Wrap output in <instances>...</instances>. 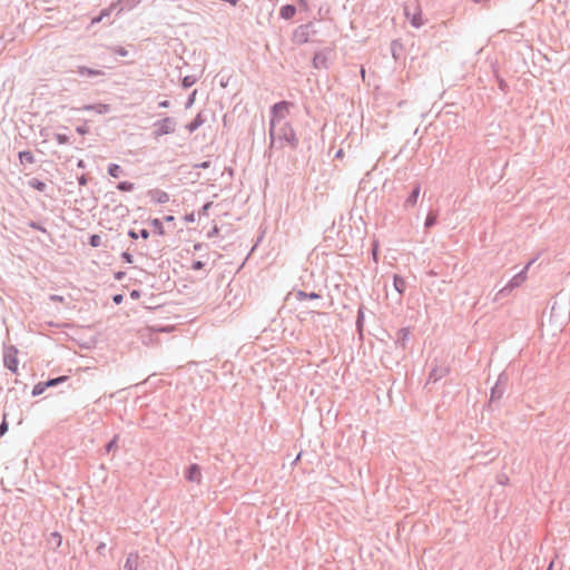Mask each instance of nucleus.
Listing matches in <instances>:
<instances>
[{"label": "nucleus", "instance_id": "c756f323", "mask_svg": "<svg viewBox=\"0 0 570 570\" xmlns=\"http://www.w3.org/2000/svg\"><path fill=\"white\" fill-rule=\"evenodd\" d=\"M185 220L189 222V223L194 222L195 220L194 214L185 216Z\"/></svg>", "mask_w": 570, "mask_h": 570}, {"label": "nucleus", "instance_id": "4c0bfd02", "mask_svg": "<svg viewBox=\"0 0 570 570\" xmlns=\"http://www.w3.org/2000/svg\"><path fill=\"white\" fill-rule=\"evenodd\" d=\"M184 85H185V86H189V85H190V83H189V80H188V77H186V78L184 79Z\"/></svg>", "mask_w": 570, "mask_h": 570}, {"label": "nucleus", "instance_id": "dca6fc26", "mask_svg": "<svg viewBox=\"0 0 570 570\" xmlns=\"http://www.w3.org/2000/svg\"><path fill=\"white\" fill-rule=\"evenodd\" d=\"M119 171H120V167L116 164L110 165L108 168V173L112 177H118Z\"/></svg>", "mask_w": 570, "mask_h": 570}, {"label": "nucleus", "instance_id": "1a4fd4ad", "mask_svg": "<svg viewBox=\"0 0 570 570\" xmlns=\"http://www.w3.org/2000/svg\"><path fill=\"white\" fill-rule=\"evenodd\" d=\"M279 13L283 19H291L295 16L296 9L294 6L287 4V6L282 7Z\"/></svg>", "mask_w": 570, "mask_h": 570}, {"label": "nucleus", "instance_id": "393cba45", "mask_svg": "<svg viewBox=\"0 0 570 570\" xmlns=\"http://www.w3.org/2000/svg\"><path fill=\"white\" fill-rule=\"evenodd\" d=\"M204 266V264L200 262V261H197L193 264V269L197 271V269H202Z\"/></svg>", "mask_w": 570, "mask_h": 570}, {"label": "nucleus", "instance_id": "e433bc0d", "mask_svg": "<svg viewBox=\"0 0 570 570\" xmlns=\"http://www.w3.org/2000/svg\"><path fill=\"white\" fill-rule=\"evenodd\" d=\"M361 76L363 79L365 78V69L364 68H361Z\"/></svg>", "mask_w": 570, "mask_h": 570}, {"label": "nucleus", "instance_id": "79ce46f5", "mask_svg": "<svg viewBox=\"0 0 570 570\" xmlns=\"http://www.w3.org/2000/svg\"><path fill=\"white\" fill-rule=\"evenodd\" d=\"M56 537L59 539V543L61 542V535L56 534Z\"/></svg>", "mask_w": 570, "mask_h": 570}, {"label": "nucleus", "instance_id": "a19ab883", "mask_svg": "<svg viewBox=\"0 0 570 570\" xmlns=\"http://www.w3.org/2000/svg\"><path fill=\"white\" fill-rule=\"evenodd\" d=\"M78 166H79V167H83V163H82V160H80V161H79Z\"/></svg>", "mask_w": 570, "mask_h": 570}, {"label": "nucleus", "instance_id": "39448f33", "mask_svg": "<svg viewBox=\"0 0 570 570\" xmlns=\"http://www.w3.org/2000/svg\"><path fill=\"white\" fill-rule=\"evenodd\" d=\"M528 268V266L525 267ZM527 269H524L523 272L517 274L515 276L512 277V279L509 282V284L505 286L504 289H512L514 287H518L520 286L521 284H523L527 279Z\"/></svg>", "mask_w": 570, "mask_h": 570}, {"label": "nucleus", "instance_id": "6e6552de", "mask_svg": "<svg viewBox=\"0 0 570 570\" xmlns=\"http://www.w3.org/2000/svg\"><path fill=\"white\" fill-rule=\"evenodd\" d=\"M419 196H420V187H415L413 189V191L411 193V195L406 198L405 200V206L406 207H413L416 205L417 203V199H419Z\"/></svg>", "mask_w": 570, "mask_h": 570}, {"label": "nucleus", "instance_id": "f8f14e48", "mask_svg": "<svg viewBox=\"0 0 570 570\" xmlns=\"http://www.w3.org/2000/svg\"><path fill=\"white\" fill-rule=\"evenodd\" d=\"M203 124V118L198 115L190 124L187 125V129L193 132Z\"/></svg>", "mask_w": 570, "mask_h": 570}, {"label": "nucleus", "instance_id": "423d86ee", "mask_svg": "<svg viewBox=\"0 0 570 570\" xmlns=\"http://www.w3.org/2000/svg\"><path fill=\"white\" fill-rule=\"evenodd\" d=\"M139 566V556L138 553H130L127 557V560L125 562V570H137Z\"/></svg>", "mask_w": 570, "mask_h": 570}, {"label": "nucleus", "instance_id": "6ab92c4d", "mask_svg": "<svg viewBox=\"0 0 570 570\" xmlns=\"http://www.w3.org/2000/svg\"><path fill=\"white\" fill-rule=\"evenodd\" d=\"M436 222V214H429L428 217H426V220H425V227H431L435 224Z\"/></svg>", "mask_w": 570, "mask_h": 570}, {"label": "nucleus", "instance_id": "2eb2a0df", "mask_svg": "<svg viewBox=\"0 0 570 570\" xmlns=\"http://www.w3.org/2000/svg\"><path fill=\"white\" fill-rule=\"evenodd\" d=\"M66 380H67V376H60L57 379L49 380L48 382H46V385H47V387L56 386L57 384H59L60 382H63Z\"/></svg>", "mask_w": 570, "mask_h": 570}, {"label": "nucleus", "instance_id": "7ed1b4c3", "mask_svg": "<svg viewBox=\"0 0 570 570\" xmlns=\"http://www.w3.org/2000/svg\"><path fill=\"white\" fill-rule=\"evenodd\" d=\"M175 125L171 119L165 118L156 124V135L164 136L174 131Z\"/></svg>", "mask_w": 570, "mask_h": 570}, {"label": "nucleus", "instance_id": "4be33fe9", "mask_svg": "<svg viewBox=\"0 0 570 570\" xmlns=\"http://www.w3.org/2000/svg\"><path fill=\"white\" fill-rule=\"evenodd\" d=\"M8 430V423L6 420L2 421L1 425H0V434L3 435Z\"/></svg>", "mask_w": 570, "mask_h": 570}, {"label": "nucleus", "instance_id": "7c9ffc66", "mask_svg": "<svg viewBox=\"0 0 570 570\" xmlns=\"http://www.w3.org/2000/svg\"><path fill=\"white\" fill-rule=\"evenodd\" d=\"M141 237L147 239L149 237V232L147 229H141Z\"/></svg>", "mask_w": 570, "mask_h": 570}, {"label": "nucleus", "instance_id": "c85d7f7f", "mask_svg": "<svg viewBox=\"0 0 570 570\" xmlns=\"http://www.w3.org/2000/svg\"><path fill=\"white\" fill-rule=\"evenodd\" d=\"M168 200V195L166 193H163L159 197V202H167Z\"/></svg>", "mask_w": 570, "mask_h": 570}, {"label": "nucleus", "instance_id": "473e14b6", "mask_svg": "<svg viewBox=\"0 0 570 570\" xmlns=\"http://www.w3.org/2000/svg\"><path fill=\"white\" fill-rule=\"evenodd\" d=\"M79 184H80V185H82V186H85V185L87 184V179H86V177H85V176H81V177L79 178Z\"/></svg>", "mask_w": 570, "mask_h": 570}, {"label": "nucleus", "instance_id": "9b49d317", "mask_svg": "<svg viewBox=\"0 0 570 570\" xmlns=\"http://www.w3.org/2000/svg\"><path fill=\"white\" fill-rule=\"evenodd\" d=\"M394 288L400 293L402 294L405 289V281L399 276V275H395L394 276Z\"/></svg>", "mask_w": 570, "mask_h": 570}, {"label": "nucleus", "instance_id": "f257e3e1", "mask_svg": "<svg viewBox=\"0 0 570 570\" xmlns=\"http://www.w3.org/2000/svg\"><path fill=\"white\" fill-rule=\"evenodd\" d=\"M291 107L292 104L288 101H281L272 107V118L269 122L271 146L278 144L281 147L288 146L292 149L297 148V135L293 126L286 121Z\"/></svg>", "mask_w": 570, "mask_h": 570}, {"label": "nucleus", "instance_id": "f3484780", "mask_svg": "<svg viewBox=\"0 0 570 570\" xmlns=\"http://www.w3.org/2000/svg\"><path fill=\"white\" fill-rule=\"evenodd\" d=\"M298 298L299 299H306V298H309V299H316L318 298L320 296L315 293H311V294H306L304 292H298L297 294Z\"/></svg>", "mask_w": 570, "mask_h": 570}, {"label": "nucleus", "instance_id": "f03ea898", "mask_svg": "<svg viewBox=\"0 0 570 570\" xmlns=\"http://www.w3.org/2000/svg\"><path fill=\"white\" fill-rule=\"evenodd\" d=\"M404 11L406 18L410 20L413 27L420 28L423 24L422 10L419 4H415L412 9L411 7L406 6Z\"/></svg>", "mask_w": 570, "mask_h": 570}, {"label": "nucleus", "instance_id": "b1692460", "mask_svg": "<svg viewBox=\"0 0 570 570\" xmlns=\"http://www.w3.org/2000/svg\"><path fill=\"white\" fill-rule=\"evenodd\" d=\"M153 225L156 227V228H159V233L163 234V227H161V224L159 222V219H154L153 220Z\"/></svg>", "mask_w": 570, "mask_h": 570}, {"label": "nucleus", "instance_id": "ddd939ff", "mask_svg": "<svg viewBox=\"0 0 570 570\" xmlns=\"http://www.w3.org/2000/svg\"><path fill=\"white\" fill-rule=\"evenodd\" d=\"M20 161H27L29 164H32L35 161V157L30 151H20L19 153Z\"/></svg>", "mask_w": 570, "mask_h": 570}, {"label": "nucleus", "instance_id": "72a5a7b5", "mask_svg": "<svg viewBox=\"0 0 570 570\" xmlns=\"http://www.w3.org/2000/svg\"><path fill=\"white\" fill-rule=\"evenodd\" d=\"M129 236L134 239H137L138 238V234L135 232V230H130L129 232Z\"/></svg>", "mask_w": 570, "mask_h": 570}, {"label": "nucleus", "instance_id": "5701e85b", "mask_svg": "<svg viewBox=\"0 0 570 570\" xmlns=\"http://www.w3.org/2000/svg\"><path fill=\"white\" fill-rule=\"evenodd\" d=\"M57 140H58L59 144L68 142V138L65 135H57Z\"/></svg>", "mask_w": 570, "mask_h": 570}, {"label": "nucleus", "instance_id": "4468645a", "mask_svg": "<svg viewBox=\"0 0 570 570\" xmlns=\"http://www.w3.org/2000/svg\"><path fill=\"white\" fill-rule=\"evenodd\" d=\"M30 186L39 191H43L46 189V184L43 181H40L38 179H32L30 181Z\"/></svg>", "mask_w": 570, "mask_h": 570}, {"label": "nucleus", "instance_id": "412c9836", "mask_svg": "<svg viewBox=\"0 0 570 570\" xmlns=\"http://www.w3.org/2000/svg\"><path fill=\"white\" fill-rule=\"evenodd\" d=\"M101 243V238L99 235H92L90 238V245L94 247H98Z\"/></svg>", "mask_w": 570, "mask_h": 570}, {"label": "nucleus", "instance_id": "9d476101", "mask_svg": "<svg viewBox=\"0 0 570 570\" xmlns=\"http://www.w3.org/2000/svg\"><path fill=\"white\" fill-rule=\"evenodd\" d=\"M4 362H6V365L9 370H11L12 372H17V368H18V362L16 360V357L11 356L10 354H8L4 358Z\"/></svg>", "mask_w": 570, "mask_h": 570}, {"label": "nucleus", "instance_id": "58836bf2", "mask_svg": "<svg viewBox=\"0 0 570 570\" xmlns=\"http://www.w3.org/2000/svg\"><path fill=\"white\" fill-rule=\"evenodd\" d=\"M100 20H101V17L95 18V19L92 20V23H97V22H99Z\"/></svg>", "mask_w": 570, "mask_h": 570}, {"label": "nucleus", "instance_id": "0eeeda50", "mask_svg": "<svg viewBox=\"0 0 570 570\" xmlns=\"http://www.w3.org/2000/svg\"><path fill=\"white\" fill-rule=\"evenodd\" d=\"M77 72L81 76H88V77H95V76H102L104 72L101 70L91 69L85 66H80L77 69Z\"/></svg>", "mask_w": 570, "mask_h": 570}, {"label": "nucleus", "instance_id": "c9c22d12", "mask_svg": "<svg viewBox=\"0 0 570 570\" xmlns=\"http://www.w3.org/2000/svg\"><path fill=\"white\" fill-rule=\"evenodd\" d=\"M165 220H166V222H173V220H174V216H166V217H165Z\"/></svg>", "mask_w": 570, "mask_h": 570}, {"label": "nucleus", "instance_id": "bb28decb", "mask_svg": "<svg viewBox=\"0 0 570 570\" xmlns=\"http://www.w3.org/2000/svg\"><path fill=\"white\" fill-rule=\"evenodd\" d=\"M122 257L125 258V261H126L127 263H131V262H132V257H131V255H130V254H128V253H124V254H122Z\"/></svg>", "mask_w": 570, "mask_h": 570}, {"label": "nucleus", "instance_id": "cd10ccee", "mask_svg": "<svg viewBox=\"0 0 570 570\" xmlns=\"http://www.w3.org/2000/svg\"><path fill=\"white\" fill-rule=\"evenodd\" d=\"M114 302L116 304H120L122 302V295L119 294V295L114 296Z\"/></svg>", "mask_w": 570, "mask_h": 570}, {"label": "nucleus", "instance_id": "2f4dec72", "mask_svg": "<svg viewBox=\"0 0 570 570\" xmlns=\"http://www.w3.org/2000/svg\"><path fill=\"white\" fill-rule=\"evenodd\" d=\"M373 258L374 261H377V244H375L373 248Z\"/></svg>", "mask_w": 570, "mask_h": 570}, {"label": "nucleus", "instance_id": "aec40b11", "mask_svg": "<svg viewBox=\"0 0 570 570\" xmlns=\"http://www.w3.org/2000/svg\"><path fill=\"white\" fill-rule=\"evenodd\" d=\"M134 185L129 181H122L118 185V189L122 191H130L132 189Z\"/></svg>", "mask_w": 570, "mask_h": 570}, {"label": "nucleus", "instance_id": "20e7f679", "mask_svg": "<svg viewBox=\"0 0 570 570\" xmlns=\"http://www.w3.org/2000/svg\"><path fill=\"white\" fill-rule=\"evenodd\" d=\"M186 479L189 482H195L199 484L202 482V471L197 464H191L185 473Z\"/></svg>", "mask_w": 570, "mask_h": 570}, {"label": "nucleus", "instance_id": "a211bd4d", "mask_svg": "<svg viewBox=\"0 0 570 570\" xmlns=\"http://www.w3.org/2000/svg\"><path fill=\"white\" fill-rule=\"evenodd\" d=\"M46 389H47L46 383H38V384L33 387L32 394H33V395H39V394L43 393V391H45Z\"/></svg>", "mask_w": 570, "mask_h": 570}, {"label": "nucleus", "instance_id": "ea45409f", "mask_svg": "<svg viewBox=\"0 0 570 570\" xmlns=\"http://www.w3.org/2000/svg\"><path fill=\"white\" fill-rule=\"evenodd\" d=\"M77 130H78V132H80V134H85V132H86V130H85V129H82V128H78Z\"/></svg>", "mask_w": 570, "mask_h": 570}, {"label": "nucleus", "instance_id": "f704fd0d", "mask_svg": "<svg viewBox=\"0 0 570 570\" xmlns=\"http://www.w3.org/2000/svg\"><path fill=\"white\" fill-rule=\"evenodd\" d=\"M130 296H131L132 298H138V297H139V292H137V291H132V292L130 293Z\"/></svg>", "mask_w": 570, "mask_h": 570}, {"label": "nucleus", "instance_id": "a878e982", "mask_svg": "<svg viewBox=\"0 0 570 570\" xmlns=\"http://www.w3.org/2000/svg\"><path fill=\"white\" fill-rule=\"evenodd\" d=\"M117 442V436L114 438V440L107 445V451H110Z\"/></svg>", "mask_w": 570, "mask_h": 570}]
</instances>
